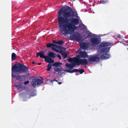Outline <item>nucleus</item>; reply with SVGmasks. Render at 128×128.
Returning <instances> with one entry per match:
<instances>
[{
	"label": "nucleus",
	"mask_w": 128,
	"mask_h": 128,
	"mask_svg": "<svg viewBox=\"0 0 128 128\" xmlns=\"http://www.w3.org/2000/svg\"><path fill=\"white\" fill-rule=\"evenodd\" d=\"M72 36L73 39L75 40L77 42H80L81 40V38L79 36L78 34H74Z\"/></svg>",
	"instance_id": "nucleus-10"
},
{
	"label": "nucleus",
	"mask_w": 128,
	"mask_h": 128,
	"mask_svg": "<svg viewBox=\"0 0 128 128\" xmlns=\"http://www.w3.org/2000/svg\"><path fill=\"white\" fill-rule=\"evenodd\" d=\"M54 81H56L57 82H58V81L57 80H56L55 79H54L53 80H52L50 81V82L52 83Z\"/></svg>",
	"instance_id": "nucleus-31"
},
{
	"label": "nucleus",
	"mask_w": 128,
	"mask_h": 128,
	"mask_svg": "<svg viewBox=\"0 0 128 128\" xmlns=\"http://www.w3.org/2000/svg\"><path fill=\"white\" fill-rule=\"evenodd\" d=\"M92 33L90 32H89L88 33V34L86 36V38H88L90 37H92Z\"/></svg>",
	"instance_id": "nucleus-28"
},
{
	"label": "nucleus",
	"mask_w": 128,
	"mask_h": 128,
	"mask_svg": "<svg viewBox=\"0 0 128 128\" xmlns=\"http://www.w3.org/2000/svg\"><path fill=\"white\" fill-rule=\"evenodd\" d=\"M28 68L23 64L20 63L14 64L12 67V76L16 78V79L19 81H22L23 80L26 79V76L25 75H20L13 76V72H28Z\"/></svg>",
	"instance_id": "nucleus-2"
},
{
	"label": "nucleus",
	"mask_w": 128,
	"mask_h": 128,
	"mask_svg": "<svg viewBox=\"0 0 128 128\" xmlns=\"http://www.w3.org/2000/svg\"><path fill=\"white\" fill-rule=\"evenodd\" d=\"M79 50H80L79 53V55L77 56V57L80 58V57L85 58H88V55L87 54L86 52H82L81 51V49L80 48L79 49Z\"/></svg>",
	"instance_id": "nucleus-6"
},
{
	"label": "nucleus",
	"mask_w": 128,
	"mask_h": 128,
	"mask_svg": "<svg viewBox=\"0 0 128 128\" xmlns=\"http://www.w3.org/2000/svg\"><path fill=\"white\" fill-rule=\"evenodd\" d=\"M59 52L62 55L64 58H66L67 57L68 55L66 53L63 52L62 51H59Z\"/></svg>",
	"instance_id": "nucleus-22"
},
{
	"label": "nucleus",
	"mask_w": 128,
	"mask_h": 128,
	"mask_svg": "<svg viewBox=\"0 0 128 128\" xmlns=\"http://www.w3.org/2000/svg\"><path fill=\"white\" fill-rule=\"evenodd\" d=\"M16 87L18 88H21V85H16Z\"/></svg>",
	"instance_id": "nucleus-34"
},
{
	"label": "nucleus",
	"mask_w": 128,
	"mask_h": 128,
	"mask_svg": "<svg viewBox=\"0 0 128 128\" xmlns=\"http://www.w3.org/2000/svg\"><path fill=\"white\" fill-rule=\"evenodd\" d=\"M44 51H41L40 52L37 53L36 57H38L39 56L41 58H43L44 59L46 56L44 55Z\"/></svg>",
	"instance_id": "nucleus-13"
},
{
	"label": "nucleus",
	"mask_w": 128,
	"mask_h": 128,
	"mask_svg": "<svg viewBox=\"0 0 128 128\" xmlns=\"http://www.w3.org/2000/svg\"><path fill=\"white\" fill-rule=\"evenodd\" d=\"M80 51H79V50H78L76 51V54H79V53Z\"/></svg>",
	"instance_id": "nucleus-37"
},
{
	"label": "nucleus",
	"mask_w": 128,
	"mask_h": 128,
	"mask_svg": "<svg viewBox=\"0 0 128 128\" xmlns=\"http://www.w3.org/2000/svg\"><path fill=\"white\" fill-rule=\"evenodd\" d=\"M43 79H40L38 78L34 79L32 82V85L34 88L36 86L40 85L43 82Z\"/></svg>",
	"instance_id": "nucleus-4"
},
{
	"label": "nucleus",
	"mask_w": 128,
	"mask_h": 128,
	"mask_svg": "<svg viewBox=\"0 0 128 128\" xmlns=\"http://www.w3.org/2000/svg\"><path fill=\"white\" fill-rule=\"evenodd\" d=\"M29 82V81L28 80L26 81H25L24 82V84L25 85H26L28 84Z\"/></svg>",
	"instance_id": "nucleus-33"
},
{
	"label": "nucleus",
	"mask_w": 128,
	"mask_h": 128,
	"mask_svg": "<svg viewBox=\"0 0 128 128\" xmlns=\"http://www.w3.org/2000/svg\"><path fill=\"white\" fill-rule=\"evenodd\" d=\"M58 47L59 46L53 44L52 49V50L56 51L57 52H59V51L56 49V48H58Z\"/></svg>",
	"instance_id": "nucleus-17"
},
{
	"label": "nucleus",
	"mask_w": 128,
	"mask_h": 128,
	"mask_svg": "<svg viewBox=\"0 0 128 128\" xmlns=\"http://www.w3.org/2000/svg\"><path fill=\"white\" fill-rule=\"evenodd\" d=\"M106 2V1L104 0H101L100 1V3L102 4H104Z\"/></svg>",
	"instance_id": "nucleus-32"
},
{
	"label": "nucleus",
	"mask_w": 128,
	"mask_h": 128,
	"mask_svg": "<svg viewBox=\"0 0 128 128\" xmlns=\"http://www.w3.org/2000/svg\"><path fill=\"white\" fill-rule=\"evenodd\" d=\"M91 42L93 44H98L100 43V41L99 38H98L93 37L90 40Z\"/></svg>",
	"instance_id": "nucleus-8"
},
{
	"label": "nucleus",
	"mask_w": 128,
	"mask_h": 128,
	"mask_svg": "<svg viewBox=\"0 0 128 128\" xmlns=\"http://www.w3.org/2000/svg\"><path fill=\"white\" fill-rule=\"evenodd\" d=\"M48 56L54 59L55 57V54L54 53L52 52H50L48 54Z\"/></svg>",
	"instance_id": "nucleus-18"
},
{
	"label": "nucleus",
	"mask_w": 128,
	"mask_h": 128,
	"mask_svg": "<svg viewBox=\"0 0 128 128\" xmlns=\"http://www.w3.org/2000/svg\"><path fill=\"white\" fill-rule=\"evenodd\" d=\"M53 44L52 43H48L46 44V47L48 48H51Z\"/></svg>",
	"instance_id": "nucleus-27"
},
{
	"label": "nucleus",
	"mask_w": 128,
	"mask_h": 128,
	"mask_svg": "<svg viewBox=\"0 0 128 128\" xmlns=\"http://www.w3.org/2000/svg\"><path fill=\"white\" fill-rule=\"evenodd\" d=\"M52 64H48L47 65V68L46 70L47 71H50L52 68Z\"/></svg>",
	"instance_id": "nucleus-26"
},
{
	"label": "nucleus",
	"mask_w": 128,
	"mask_h": 128,
	"mask_svg": "<svg viewBox=\"0 0 128 128\" xmlns=\"http://www.w3.org/2000/svg\"><path fill=\"white\" fill-rule=\"evenodd\" d=\"M66 66L67 68L70 69H72L74 68V66L72 65V64H69L68 63H66Z\"/></svg>",
	"instance_id": "nucleus-19"
},
{
	"label": "nucleus",
	"mask_w": 128,
	"mask_h": 128,
	"mask_svg": "<svg viewBox=\"0 0 128 128\" xmlns=\"http://www.w3.org/2000/svg\"><path fill=\"white\" fill-rule=\"evenodd\" d=\"M72 65H73L74 66H74H76V64L74 63H73L72 64Z\"/></svg>",
	"instance_id": "nucleus-38"
},
{
	"label": "nucleus",
	"mask_w": 128,
	"mask_h": 128,
	"mask_svg": "<svg viewBox=\"0 0 128 128\" xmlns=\"http://www.w3.org/2000/svg\"><path fill=\"white\" fill-rule=\"evenodd\" d=\"M88 63V62L86 59H80L79 57H78L76 64L78 66L80 64L86 65Z\"/></svg>",
	"instance_id": "nucleus-5"
},
{
	"label": "nucleus",
	"mask_w": 128,
	"mask_h": 128,
	"mask_svg": "<svg viewBox=\"0 0 128 128\" xmlns=\"http://www.w3.org/2000/svg\"><path fill=\"white\" fill-rule=\"evenodd\" d=\"M110 48L106 47L103 48L100 50V52L102 53H107L109 51Z\"/></svg>",
	"instance_id": "nucleus-14"
},
{
	"label": "nucleus",
	"mask_w": 128,
	"mask_h": 128,
	"mask_svg": "<svg viewBox=\"0 0 128 128\" xmlns=\"http://www.w3.org/2000/svg\"><path fill=\"white\" fill-rule=\"evenodd\" d=\"M64 44L62 40H59L57 41V44H58L60 45H62Z\"/></svg>",
	"instance_id": "nucleus-29"
},
{
	"label": "nucleus",
	"mask_w": 128,
	"mask_h": 128,
	"mask_svg": "<svg viewBox=\"0 0 128 128\" xmlns=\"http://www.w3.org/2000/svg\"><path fill=\"white\" fill-rule=\"evenodd\" d=\"M49 62H48V63H52L54 62V60H53L51 58H50V59L49 61Z\"/></svg>",
	"instance_id": "nucleus-30"
},
{
	"label": "nucleus",
	"mask_w": 128,
	"mask_h": 128,
	"mask_svg": "<svg viewBox=\"0 0 128 128\" xmlns=\"http://www.w3.org/2000/svg\"><path fill=\"white\" fill-rule=\"evenodd\" d=\"M54 70L55 71L58 72H60L62 70V68L61 66L59 68H54Z\"/></svg>",
	"instance_id": "nucleus-21"
},
{
	"label": "nucleus",
	"mask_w": 128,
	"mask_h": 128,
	"mask_svg": "<svg viewBox=\"0 0 128 128\" xmlns=\"http://www.w3.org/2000/svg\"><path fill=\"white\" fill-rule=\"evenodd\" d=\"M32 63L33 64H36L35 63V62H32Z\"/></svg>",
	"instance_id": "nucleus-40"
},
{
	"label": "nucleus",
	"mask_w": 128,
	"mask_h": 128,
	"mask_svg": "<svg viewBox=\"0 0 128 128\" xmlns=\"http://www.w3.org/2000/svg\"><path fill=\"white\" fill-rule=\"evenodd\" d=\"M89 62L91 63V62H99L100 60V58L97 55H94L90 56L88 59Z\"/></svg>",
	"instance_id": "nucleus-3"
},
{
	"label": "nucleus",
	"mask_w": 128,
	"mask_h": 128,
	"mask_svg": "<svg viewBox=\"0 0 128 128\" xmlns=\"http://www.w3.org/2000/svg\"><path fill=\"white\" fill-rule=\"evenodd\" d=\"M121 36L119 34H116L115 36V38L118 41H122L120 40Z\"/></svg>",
	"instance_id": "nucleus-20"
},
{
	"label": "nucleus",
	"mask_w": 128,
	"mask_h": 128,
	"mask_svg": "<svg viewBox=\"0 0 128 128\" xmlns=\"http://www.w3.org/2000/svg\"><path fill=\"white\" fill-rule=\"evenodd\" d=\"M113 44L112 43L103 42L100 44V46L101 47H104L112 46Z\"/></svg>",
	"instance_id": "nucleus-9"
},
{
	"label": "nucleus",
	"mask_w": 128,
	"mask_h": 128,
	"mask_svg": "<svg viewBox=\"0 0 128 128\" xmlns=\"http://www.w3.org/2000/svg\"><path fill=\"white\" fill-rule=\"evenodd\" d=\"M110 57V55L106 54H103L101 55L100 58L102 60H105L109 58Z\"/></svg>",
	"instance_id": "nucleus-11"
},
{
	"label": "nucleus",
	"mask_w": 128,
	"mask_h": 128,
	"mask_svg": "<svg viewBox=\"0 0 128 128\" xmlns=\"http://www.w3.org/2000/svg\"><path fill=\"white\" fill-rule=\"evenodd\" d=\"M41 64V63H39L38 64V65H40Z\"/></svg>",
	"instance_id": "nucleus-41"
},
{
	"label": "nucleus",
	"mask_w": 128,
	"mask_h": 128,
	"mask_svg": "<svg viewBox=\"0 0 128 128\" xmlns=\"http://www.w3.org/2000/svg\"><path fill=\"white\" fill-rule=\"evenodd\" d=\"M58 57L59 58L60 60H61V56L59 54L57 55Z\"/></svg>",
	"instance_id": "nucleus-35"
},
{
	"label": "nucleus",
	"mask_w": 128,
	"mask_h": 128,
	"mask_svg": "<svg viewBox=\"0 0 128 128\" xmlns=\"http://www.w3.org/2000/svg\"><path fill=\"white\" fill-rule=\"evenodd\" d=\"M67 72L70 73H72L74 72H79L80 74H82L84 72V69H82L79 70L78 69H75L73 70H66Z\"/></svg>",
	"instance_id": "nucleus-7"
},
{
	"label": "nucleus",
	"mask_w": 128,
	"mask_h": 128,
	"mask_svg": "<svg viewBox=\"0 0 128 128\" xmlns=\"http://www.w3.org/2000/svg\"><path fill=\"white\" fill-rule=\"evenodd\" d=\"M58 82L59 84H62V82Z\"/></svg>",
	"instance_id": "nucleus-39"
},
{
	"label": "nucleus",
	"mask_w": 128,
	"mask_h": 128,
	"mask_svg": "<svg viewBox=\"0 0 128 128\" xmlns=\"http://www.w3.org/2000/svg\"><path fill=\"white\" fill-rule=\"evenodd\" d=\"M52 42L54 43H56L57 44V41H56L55 40H54L52 41Z\"/></svg>",
	"instance_id": "nucleus-36"
},
{
	"label": "nucleus",
	"mask_w": 128,
	"mask_h": 128,
	"mask_svg": "<svg viewBox=\"0 0 128 128\" xmlns=\"http://www.w3.org/2000/svg\"><path fill=\"white\" fill-rule=\"evenodd\" d=\"M78 57H75L73 58H70L68 59L67 60L68 62H74L76 64L77 59Z\"/></svg>",
	"instance_id": "nucleus-15"
},
{
	"label": "nucleus",
	"mask_w": 128,
	"mask_h": 128,
	"mask_svg": "<svg viewBox=\"0 0 128 128\" xmlns=\"http://www.w3.org/2000/svg\"><path fill=\"white\" fill-rule=\"evenodd\" d=\"M58 49L60 50V51H62V52H64L66 50L65 48L59 46Z\"/></svg>",
	"instance_id": "nucleus-25"
},
{
	"label": "nucleus",
	"mask_w": 128,
	"mask_h": 128,
	"mask_svg": "<svg viewBox=\"0 0 128 128\" xmlns=\"http://www.w3.org/2000/svg\"><path fill=\"white\" fill-rule=\"evenodd\" d=\"M50 57H49L48 56H46L44 58V60L46 62H49V61L50 59Z\"/></svg>",
	"instance_id": "nucleus-24"
},
{
	"label": "nucleus",
	"mask_w": 128,
	"mask_h": 128,
	"mask_svg": "<svg viewBox=\"0 0 128 128\" xmlns=\"http://www.w3.org/2000/svg\"><path fill=\"white\" fill-rule=\"evenodd\" d=\"M63 9L60 8L58 12V19L59 31L65 36L74 32L75 25L78 24L79 20L78 18L73 17H77L78 14L70 7Z\"/></svg>",
	"instance_id": "nucleus-1"
},
{
	"label": "nucleus",
	"mask_w": 128,
	"mask_h": 128,
	"mask_svg": "<svg viewBox=\"0 0 128 128\" xmlns=\"http://www.w3.org/2000/svg\"><path fill=\"white\" fill-rule=\"evenodd\" d=\"M80 46L83 49L86 50L88 48V45L86 42H82L81 43Z\"/></svg>",
	"instance_id": "nucleus-12"
},
{
	"label": "nucleus",
	"mask_w": 128,
	"mask_h": 128,
	"mask_svg": "<svg viewBox=\"0 0 128 128\" xmlns=\"http://www.w3.org/2000/svg\"><path fill=\"white\" fill-rule=\"evenodd\" d=\"M16 58V54L14 53H13L12 54V60H15Z\"/></svg>",
	"instance_id": "nucleus-23"
},
{
	"label": "nucleus",
	"mask_w": 128,
	"mask_h": 128,
	"mask_svg": "<svg viewBox=\"0 0 128 128\" xmlns=\"http://www.w3.org/2000/svg\"><path fill=\"white\" fill-rule=\"evenodd\" d=\"M62 64V63L60 62H56L52 64V66H55L57 67H60V65Z\"/></svg>",
	"instance_id": "nucleus-16"
}]
</instances>
